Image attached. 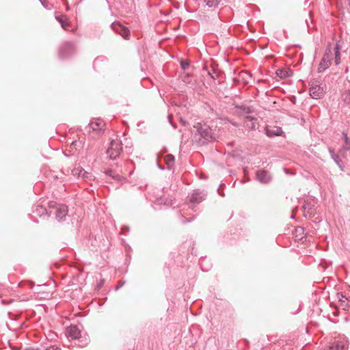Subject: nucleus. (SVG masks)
Wrapping results in <instances>:
<instances>
[{
  "instance_id": "f257e3e1",
  "label": "nucleus",
  "mask_w": 350,
  "mask_h": 350,
  "mask_svg": "<svg viewBox=\"0 0 350 350\" xmlns=\"http://www.w3.org/2000/svg\"><path fill=\"white\" fill-rule=\"evenodd\" d=\"M193 128L196 130L193 135V141L200 146L215 141L217 138L216 129H213L206 124L198 122L193 126Z\"/></svg>"
},
{
  "instance_id": "f03ea898",
  "label": "nucleus",
  "mask_w": 350,
  "mask_h": 350,
  "mask_svg": "<svg viewBox=\"0 0 350 350\" xmlns=\"http://www.w3.org/2000/svg\"><path fill=\"white\" fill-rule=\"evenodd\" d=\"M49 205V216L55 215V219L58 221H63L66 220L68 212V206L66 205L57 204L55 202H50Z\"/></svg>"
},
{
  "instance_id": "7ed1b4c3",
  "label": "nucleus",
  "mask_w": 350,
  "mask_h": 350,
  "mask_svg": "<svg viewBox=\"0 0 350 350\" xmlns=\"http://www.w3.org/2000/svg\"><path fill=\"white\" fill-rule=\"evenodd\" d=\"M332 44L329 42L327 44L323 56L319 64L317 71L319 73L323 72L326 70L332 64Z\"/></svg>"
},
{
  "instance_id": "20e7f679",
  "label": "nucleus",
  "mask_w": 350,
  "mask_h": 350,
  "mask_svg": "<svg viewBox=\"0 0 350 350\" xmlns=\"http://www.w3.org/2000/svg\"><path fill=\"white\" fill-rule=\"evenodd\" d=\"M206 196V193L204 191L196 189L191 196H188L189 202L185 206L193 211H196V206L204 200Z\"/></svg>"
},
{
  "instance_id": "39448f33",
  "label": "nucleus",
  "mask_w": 350,
  "mask_h": 350,
  "mask_svg": "<svg viewBox=\"0 0 350 350\" xmlns=\"http://www.w3.org/2000/svg\"><path fill=\"white\" fill-rule=\"evenodd\" d=\"M122 150V143L118 141L111 140L110 146L107 150V154L111 159L115 160L119 157Z\"/></svg>"
},
{
  "instance_id": "423d86ee",
  "label": "nucleus",
  "mask_w": 350,
  "mask_h": 350,
  "mask_svg": "<svg viewBox=\"0 0 350 350\" xmlns=\"http://www.w3.org/2000/svg\"><path fill=\"white\" fill-rule=\"evenodd\" d=\"M75 51V45L71 42H64L59 49V57L60 59H66L71 57Z\"/></svg>"
},
{
  "instance_id": "0eeeda50",
  "label": "nucleus",
  "mask_w": 350,
  "mask_h": 350,
  "mask_svg": "<svg viewBox=\"0 0 350 350\" xmlns=\"http://www.w3.org/2000/svg\"><path fill=\"white\" fill-rule=\"evenodd\" d=\"M105 123L102 120L98 119L96 121L91 122L85 128V132L90 133L94 132L100 135L104 131Z\"/></svg>"
},
{
  "instance_id": "6e6552de",
  "label": "nucleus",
  "mask_w": 350,
  "mask_h": 350,
  "mask_svg": "<svg viewBox=\"0 0 350 350\" xmlns=\"http://www.w3.org/2000/svg\"><path fill=\"white\" fill-rule=\"evenodd\" d=\"M111 28L116 33L120 35L124 39L128 40L130 36V30L122 25L118 22H113L111 25Z\"/></svg>"
},
{
  "instance_id": "1a4fd4ad",
  "label": "nucleus",
  "mask_w": 350,
  "mask_h": 350,
  "mask_svg": "<svg viewBox=\"0 0 350 350\" xmlns=\"http://www.w3.org/2000/svg\"><path fill=\"white\" fill-rule=\"evenodd\" d=\"M233 106L234 109V114L238 116H243L254 112V109L251 106H247L243 104L239 105L237 103H234Z\"/></svg>"
},
{
  "instance_id": "9d476101",
  "label": "nucleus",
  "mask_w": 350,
  "mask_h": 350,
  "mask_svg": "<svg viewBox=\"0 0 350 350\" xmlns=\"http://www.w3.org/2000/svg\"><path fill=\"white\" fill-rule=\"evenodd\" d=\"M81 329L79 325H72L66 328V336L71 340L79 339L81 337Z\"/></svg>"
},
{
  "instance_id": "9b49d317",
  "label": "nucleus",
  "mask_w": 350,
  "mask_h": 350,
  "mask_svg": "<svg viewBox=\"0 0 350 350\" xmlns=\"http://www.w3.org/2000/svg\"><path fill=\"white\" fill-rule=\"evenodd\" d=\"M243 126L251 131H255L258 127V119L254 116H246L243 121Z\"/></svg>"
},
{
  "instance_id": "f8f14e48",
  "label": "nucleus",
  "mask_w": 350,
  "mask_h": 350,
  "mask_svg": "<svg viewBox=\"0 0 350 350\" xmlns=\"http://www.w3.org/2000/svg\"><path fill=\"white\" fill-rule=\"evenodd\" d=\"M310 96L314 99H320L324 96L323 88L319 85H312L309 89Z\"/></svg>"
},
{
  "instance_id": "ddd939ff",
  "label": "nucleus",
  "mask_w": 350,
  "mask_h": 350,
  "mask_svg": "<svg viewBox=\"0 0 350 350\" xmlns=\"http://www.w3.org/2000/svg\"><path fill=\"white\" fill-rule=\"evenodd\" d=\"M341 137L343 140V144L339 152L342 156H345L347 152L350 150V138L348 137L347 133L345 131L342 132Z\"/></svg>"
},
{
  "instance_id": "4468645a",
  "label": "nucleus",
  "mask_w": 350,
  "mask_h": 350,
  "mask_svg": "<svg viewBox=\"0 0 350 350\" xmlns=\"http://www.w3.org/2000/svg\"><path fill=\"white\" fill-rule=\"evenodd\" d=\"M342 42L337 40L332 47V52L334 53V64L338 66L341 62L340 49L342 48Z\"/></svg>"
},
{
  "instance_id": "2eb2a0df",
  "label": "nucleus",
  "mask_w": 350,
  "mask_h": 350,
  "mask_svg": "<svg viewBox=\"0 0 350 350\" xmlns=\"http://www.w3.org/2000/svg\"><path fill=\"white\" fill-rule=\"evenodd\" d=\"M256 179L261 183H269L271 180V176L266 170H258L256 172Z\"/></svg>"
},
{
  "instance_id": "dca6fc26",
  "label": "nucleus",
  "mask_w": 350,
  "mask_h": 350,
  "mask_svg": "<svg viewBox=\"0 0 350 350\" xmlns=\"http://www.w3.org/2000/svg\"><path fill=\"white\" fill-rule=\"evenodd\" d=\"M328 151L331 158L334 161V162L338 166L340 170L342 172L345 171V165L342 160L340 159L339 156L335 153L334 148H332V147H329Z\"/></svg>"
},
{
  "instance_id": "f3484780",
  "label": "nucleus",
  "mask_w": 350,
  "mask_h": 350,
  "mask_svg": "<svg viewBox=\"0 0 350 350\" xmlns=\"http://www.w3.org/2000/svg\"><path fill=\"white\" fill-rule=\"evenodd\" d=\"M122 170L117 171L112 169H108L105 171L107 176L111 178L117 182H121L123 180V177L120 174Z\"/></svg>"
},
{
  "instance_id": "a211bd4d",
  "label": "nucleus",
  "mask_w": 350,
  "mask_h": 350,
  "mask_svg": "<svg viewBox=\"0 0 350 350\" xmlns=\"http://www.w3.org/2000/svg\"><path fill=\"white\" fill-rule=\"evenodd\" d=\"M283 131L281 127L279 126H273V128L265 129V133L269 137L280 136L282 135Z\"/></svg>"
},
{
  "instance_id": "6ab92c4d",
  "label": "nucleus",
  "mask_w": 350,
  "mask_h": 350,
  "mask_svg": "<svg viewBox=\"0 0 350 350\" xmlns=\"http://www.w3.org/2000/svg\"><path fill=\"white\" fill-rule=\"evenodd\" d=\"M55 19L60 23L62 27L64 30H68V26H70V22L68 21L67 16L64 14H56Z\"/></svg>"
},
{
  "instance_id": "aec40b11",
  "label": "nucleus",
  "mask_w": 350,
  "mask_h": 350,
  "mask_svg": "<svg viewBox=\"0 0 350 350\" xmlns=\"http://www.w3.org/2000/svg\"><path fill=\"white\" fill-rule=\"evenodd\" d=\"M345 346L343 342L334 340L326 349V350H345Z\"/></svg>"
},
{
  "instance_id": "412c9836",
  "label": "nucleus",
  "mask_w": 350,
  "mask_h": 350,
  "mask_svg": "<svg viewBox=\"0 0 350 350\" xmlns=\"http://www.w3.org/2000/svg\"><path fill=\"white\" fill-rule=\"evenodd\" d=\"M73 174H78L79 176H81L84 180H91L92 175L88 172H86L84 169H75L73 170Z\"/></svg>"
},
{
  "instance_id": "4be33fe9",
  "label": "nucleus",
  "mask_w": 350,
  "mask_h": 350,
  "mask_svg": "<svg viewBox=\"0 0 350 350\" xmlns=\"http://www.w3.org/2000/svg\"><path fill=\"white\" fill-rule=\"evenodd\" d=\"M292 71L291 70H286L285 69L279 68L276 70L275 73L281 79H285L292 75Z\"/></svg>"
},
{
  "instance_id": "5701e85b",
  "label": "nucleus",
  "mask_w": 350,
  "mask_h": 350,
  "mask_svg": "<svg viewBox=\"0 0 350 350\" xmlns=\"http://www.w3.org/2000/svg\"><path fill=\"white\" fill-rule=\"evenodd\" d=\"M164 160L167 165V169H172L174 164V157L172 154H169L164 157Z\"/></svg>"
},
{
  "instance_id": "b1692460",
  "label": "nucleus",
  "mask_w": 350,
  "mask_h": 350,
  "mask_svg": "<svg viewBox=\"0 0 350 350\" xmlns=\"http://www.w3.org/2000/svg\"><path fill=\"white\" fill-rule=\"evenodd\" d=\"M188 215L189 214L185 211V208L181 209L180 215V220L181 223L187 224V223L191 222V221H193L194 219V218H195L194 216L187 219L186 216Z\"/></svg>"
},
{
  "instance_id": "393cba45",
  "label": "nucleus",
  "mask_w": 350,
  "mask_h": 350,
  "mask_svg": "<svg viewBox=\"0 0 350 350\" xmlns=\"http://www.w3.org/2000/svg\"><path fill=\"white\" fill-rule=\"evenodd\" d=\"M305 230L303 227L298 226L295 230V237L299 240H301L304 237Z\"/></svg>"
},
{
  "instance_id": "a878e982",
  "label": "nucleus",
  "mask_w": 350,
  "mask_h": 350,
  "mask_svg": "<svg viewBox=\"0 0 350 350\" xmlns=\"http://www.w3.org/2000/svg\"><path fill=\"white\" fill-rule=\"evenodd\" d=\"M34 212L38 214L39 216L42 217L44 215H49V210L47 211L45 208H44L43 206H38L36 208V210L34 211Z\"/></svg>"
},
{
  "instance_id": "bb28decb",
  "label": "nucleus",
  "mask_w": 350,
  "mask_h": 350,
  "mask_svg": "<svg viewBox=\"0 0 350 350\" xmlns=\"http://www.w3.org/2000/svg\"><path fill=\"white\" fill-rule=\"evenodd\" d=\"M204 2L208 8H215L219 5L220 0H204Z\"/></svg>"
},
{
  "instance_id": "cd10ccee",
  "label": "nucleus",
  "mask_w": 350,
  "mask_h": 350,
  "mask_svg": "<svg viewBox=\"0 0 350 350\" xmlns=\"http://www.w3.org/2000/svg\"><path fill=\"white\" fill-rule=\"evenodd\" d=\"M191 77V74L185 73L182 77L183 82H185V83H189L191 82V81H190Z\"/></svg>"
},
{
  "instance_id": "c85d7f7f",
  "label": "nucleus",
  "mask_w": 350,
  "mask_h": 350,
  "mask_svg": "<svg viewBox=\"0 0 350 350\" xmlns=\"http://www.w3.org/2000/svg\"><path fill=\"white\" fill-rule=\"evenodd\" d=\"M181 68L184 70L189 67V62L187 60H181L180 62Z\"/></svg>"
},
{
  "instance_id": "c756f323",
  "label": "nucleus",
  "mask_w": 350,
  "mask_h": 350,
  "mask_svg": "<svg viewBox=\"0 0 350 350\" xmlns=\"http://www.w3.org/2000/svg\"><path fill=\"white\" fill-rule=\"evenodd\" d=\"M81 144V142H80L74 141V142H72V143L71 144L70 147H71L72 148L77 149V147L79 146V144Z\"/></svg>"
},
{
  "instance_id": "7c9ffc66",
  "label": "nucleus",
  "mask_w": 350,
  "mask_h": 350,
  "mask_svg": "<svg viewBox=\"0 0 350 350\" xmlns=\"http://www.w3.org/2000/svg\"><path fill=\"white\" fill-rule=\"evenodd\" d=\"M44 350H61V349L55 345H51L50 347H46Z\"/></svg>"
},
{
  "instance_id": "2f4dec72",
  "label": "nucleus",
  "mask_w": 350,
  "mask_h": 350,
  "mask_svg": "<svg viewBox=\"0 0 350 350\" xmlns=\"http://www.w3.org/2000/svg\"><path fill=\"white\" fill-rule=\"evenodd\" d=\"M345 100L349 103H350V90L347 91L346 96Z\"/></svg>"
},
{
  "instance_id": "473e14b6",
  "label": "nucleus",
  "mask_w": 350,
  "mask_h": 350,
  "mask_svg": "<svg viewBox=\"0 0 350 350\" xmlns=\"http://www.w3.org/2000/svg\"><path fill=\"white\" fill-rule=\"evenodd\" d=\"M100 59L99 57H97L94 59V63H93V66L94 68L96 67L97 64L100 62Z\"/></svg>"
},
{
  "instance_id": "72a5a7b5",
  "label": "nucleus",
  "mask_w": 350,
  "mask_h": 350,
  "mask_svg": "<svg viewBox=\"0 0 350 350\" xmlns=\"http://www.w3.org/2000/svg\"><path fill=\"white\" fill-rule=\"evenodd\" d=\"M171 118H172V116H171V115H169V116H168V120H169V122H170V124H172V126L174 128H176V126L172 123Z\"/></svg>"
},
{
  "instance_id": "f704fd0d",
  "label": "nucleus",
  "mask_w": 350,
  "mask_h": 350,
  "mask_svg": "<svg viewBox=\"0 0 350 350\" xmlns=\"http://www.w3.org/2000/svg\"><path fill=\"white\" fill-rule=\"evenodd\" d=\"M124 284V282L120 286H117L116 288H115V291H118L120 288H121L123 284Z\"/></svg>"
},
{
  "instance_id": "c9c22d12",
  "label": "nucleus",
  "mask_w": 350,
  "mask_h": 350,
  "mask_svg": "<svg viewBox=\"0 0 350 350\" xmlns=\"http://www.w3.org/2000/svg\"><path fill=\"white\" fill-rule=\"evenodd\" d=\"M217 191H218V193H219V194L220 196H224V192H223V191H220V189H219V188L217 189Z\"/></svg>"
},
{
  "instance_id": "e433bc0d",
  "label": "nucleus",
  "mask_w": 350,
  "mask_h": 350,
  "mask_svg": "<svg viewBox=\"0 0 350 350\" xmlns=\"http://www.w3.org/2000/svg\"><path fill=\"white\" fill-rule=\"evenodd\" d=\"M103 282H104V281H103V280H101V281L99 282L98 286H101L103 284Z\"/></svg>"
},
{
  "instance_id": "4c0bfd02",
  "label": "nucleus",
  "mask_w": 350,
  "mask_h": 350,
  "mask_svg": "<svg viewBox=\"0 0 350 350\" xmlns=\"http://www.w3.org/2000/svg\"><path fill=\"white\" fill-rule=\"evenodd\" d=\"M163 198L158 199V202H159V203H162V202H163Z\"/></svg>"
},
{
  "instance_id": "58836bf2",
  "label": "nucleus",
  "mask_w": 350,
  "mask_h": 350,
  "mask_svg": "<svg viewBox=\"0 0 350 350\" xmlns=\"http://www.w3.org/2000/svg\"><path fill=\"white\" fill-rule=\"evenodd\" d=\"M158 166H159V167L161 170H164V167H162L161 165H158Z\"/></svg>"
},
{
  "instance_id": "ea45409f",
  "label": "nucleus",
  "mask_w": 350,
  "mask_h": 350,
  "mask_svg": "<svg viewBox=\"0 0 350 350\" xmlns=\"http://www.w3.org/2000/svg\"><path fill=\"white\" fill-rule=\"evenodd\" d=\"M303 208H304V210H306V209L307 208V205H306V204H304V205L303 206Z\"/></svg>"
},
{
  "instance_id": "a19ab883",
  "label": "nucleus",
  "mask_w": 350,
  "mask_h": 350,
  "mask_svg": "<svg viewBox=\"0 0 350 350\" xmlns=\"http://www.w3.org/2000/svg\"><path fill=\"white\" fill-rule=\"evenodd\" d=\"M230 123L234 126H237V124L235 122H230Z\"/></svg>"
},
{
  "instance_id": "79ce46f5",
  "label": "nucleus",
  "mask_w": 350,
  "mask_h": 350,
  "mask_svg": "<svg viewBox=\"0 0 350 350\" xmlns=\"http://www.w3.org/2000/svg\"><path fill=\"white\" fill-rule=\"evenodd\" d=\"M208 75L211 76V78L214 79V77L212 75V74L209 72Z\"/></svg>"
},
{
  "instance_id": "37998d69",
  "label": "nucleus",
  "mask_w": 350,
  "mask_h": 350,
  "mask_svg": "<svg viewBox=\"0 0 350 350\" xmlns=\"http://www.w3.org/2000/svg\"><path fill=\"white\" fill-rule=\"evenodd\" d=\"M181 122L182 123L185 125V121H183V120H181Z\"/></svg>"
},
{
  "instance_id": "c03bdc74",
  "label": "nucleus",
  "mask_w": 350,
  "mask_h": 350,
  "mask_svg": "<svg viewBox=\"0 0 350 350\" xmlns=\"http://www.w3.org/2000/svg\"><path fill=\"white\" fill-rule=\"evenodd\" d=\"M348 70H349V68H348V67H347V68H346V70H345V72H348Z\"/></svg>"
},
{
  "instance_id": "a18cd8bd",
  "label": "nucleus",
  "mask_w": 350,
  "mask_h": 350,
  "mask_svg": "<svg viewBox=\"0 0 350 350\" xmlns=\"http://www.w3.org/2000/svg\"><path fill=\"white\" fill-rule=\"evenodd\" d=\"M126 231H129V227H126Z\"/></svg>"
}]
</instances>
